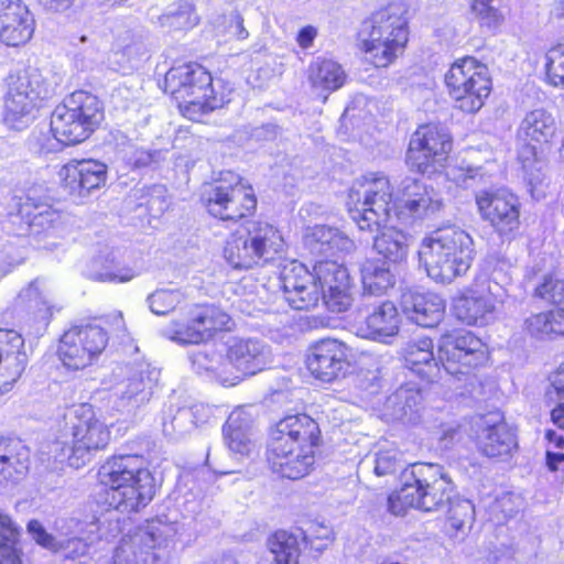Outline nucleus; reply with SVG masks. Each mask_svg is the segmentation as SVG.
Listing matches in <instances>:
<instances>
[{
	"label": "nucleus",
	"instance_id": "nucleus-1",
	"mask_svg": "<svg viewBox=\"0 0 564 564\" xmlns=\"http://www.w3.org/2000/svg\"><path fill=\"white\" fill-rule=\"evenodd\" d=\"M393 189L387 175L367 173L356 178L348 192L347 208L360 230L377 232L373 248L384 259L398 263L408 256L409 236L398 229L392 213Z\"/></svg>",
	"mask_w": 564,
	"mask_h": 564
},
{
	"label": "nucleus",
	"instance_id": "nucleus-2",
	"mask_svg": "<svg viewBox=\"0 0 564 564\" xmlns=\"http://www.w3.org/2000/svg\"><path fill=\"white\" fill-rule=\"evenodd\" d=\"M280 279L285 301L294 310L315 307L321 295L332 312H345L352 303L348 271L337 260L316 261L314 272L292 261L283 265Z\"/></svg>",
	"mask_w": 564,
	"mask_h": 564
},
{
	"label": "nucleus",
	"instance_id": "nucleus-3",
	"mask_svg": "<svg viewBox=\"0 0 564 564\" xmlns=\"http://www.w3.org/2000/svg\"><path fill=\"white\" fill-rule=\"evenodd\" d=\"M319 435L318 424L306 414L283 417L268 445L267 459L271 469L289 479L307 475L315 462Z\"/></svg>",
	"mask_w": 564,
	"mask_h": 564
},
{
	"label": "nucleus",
	"instance_id": "nucleus-4",
	"mask_svg": "<svg viewBox=\"0 0 564 564\" xmlns=\"http://www.w3.org/2000/svg\"><path fill=\"white\" fill-rule=\"evenodd\" d=\"M271 362L267 345L256 339L234 338L227 343L226 355L199 350L192 356L193 369L210 381L234 387L264 370Z\"/></svg>",
	"mask_w": 564,
	"mask_h": 564
},
{
	"label": "nucleus",
	"instance_id": "nucleus-5",
	"mask_svg": "<svg viewBox=\"0 0 564 564\" xmlns=\"http://www.w3.org/2000/svg\"><path fill=\"white\" fill-rule=\"evenodd\" d=\"M475 254L473 237L456 226H447L422 239L419 261L430 279L449 284L469 271Z\"/></svg>",
	"mask_w": 564,
	"mask_h": 564
},
{
	"label": "nucleus",
	"instance_id": "nucleus-6",
	"mask_svg": "<svg viewBox=\"0 0 564 564\" xmlns=\"http://www.w3.org/2000/svg\"><path fill=\"white\" fill-rule=\"evenodd\" d=\"M165 90L177 102L183 116L194 121L224 107L232 94L230 86L221 80L214 82L212 75L197 64L172 67L165 75Z\"/></svg>",
	"mask_w": 564,
	"mask_h": 564
},
{
	"label": "nucleus",
	"instance_id": "nucleus-7",
	"mask_svg": "<svg viewBox=\"0 0 564 564\" xmlns=\"http://www.w3.org/2000/svg\"><path fill=\"white\" fill-rule=\"evenodd\" d=\"M98 476L110 489V505L121 512L138 511L154 497V478L143 456H112L99 468Z\"/></svg>",
	"mask_w": 564,
	"mask_h": 564
},
{
	"label": "nucleus",
	"instance_id": "nucleus-8",
	"mask_svg": "<svg viewBox=\"0 0 564 564\" xmlns=\"http://www.w3.org/2000/svg\"><path fill=\"white\" fill-rule=\"evenodd\" d=\"M110 442L108 425L98 419L89 404H79L66 416V424L51 446L55 460L80 468Z\"/></svg>",
	"mask_w": 564,
	"mask_h": 564
},
{
	"label": "nucleus",
	"instance_id": "nucleus-9",
	"mask_svg": "<svg viewBox=\"0 0 564 564\" xmlns=\"http://www.w3.org/2000/svg\"><path fill=\"white\" fill-rule=\"evenodd\" d=\"M409 8L403 1L390 2L364 22L361 48L376 67H387L404 51L409 40Z\"/></svg>",
	"mask_w": 564,
	"mask_h": 564
},
{
	"label": "nucleus",
	"instance_id": "nucleus-10",
	"mask_svg": "<svg viewBox=\"0 0 564 564\" xmlns=\"http://www.w3.org/2000/svg\"><path fill=\"white\" fill-rule=\"evenodd\" d=\"M412 481L404 485L388 497V508L394 516H401L406 508H415L425 512L440 510L451 501L454 486L444 468L436 464L420 463L412 465Z\"/></svg>",
	"mask_w": 564,
	"mask_h": 564
},
{
	"label": "nucleus",
	"instance_id": "nucleus-11",
	"mask_svg": "<svg viewBox=\"0 0 564 564\" xmlns=\"http://www.w3.org/2000/svg\"><path fill=\"white\" fill-rule=\"evenodd\" d=\"M556 132L552 113L538 108L525 113L517 130L518 160L533 193L544 181L545 161L542 145Z\"/></svg>",
	"mask_w": 564,
	"mask_h": 564
},
{
	"label": "nucleus",
	"instance_id": "nucleus-12",
	"mask_svg": "<svg viewBox=\"0 0 564 564\" xmlns=\"http://www.w3.org/2000/svg\"><path fill=\"white\" fill-rule=\"evenodd\" d=\"M102 119L100 100L93 94L78 90L55 107L51 116L50 132L65 145L77 144L85 141Z\"/></svg>",
	"mask_w": 564,
	"mask_h": 564
},
{
	"label": "nucleus",
	"instance_id": "nucleus-13",
	"mask_svg": "<svg viewBox=\"0 0 564 564\" xmlns=\"http://www.w3.org/2000/svg\"><path fill=\"white\" fill-rule=\"evenodd\" d=\"M282 249L279 230L268 223L254 221L228 238L224 257L234 269H250L269 261Z\"/></svg>",
	"mask_w": 564,
	"mask_h": 564
},
{
	"label": "nucleus",
	"instance_id": "nucleus-14",
	"mask_svg": "<svg viewBox=\"0 0 564 564\" xmlns=\"http://www.w3.org/2000/svg\"><path fill=\"white\" fill-rule=\"evenodd\" d=\"M200 202L210 216L224 221H237L257 207L252 187L234 172L223 173L218 180L205 184Z\"/></svg>",
	"mask_w": 564,
	"mask_h": 564
},
{
	"label": "nucleus",
	"instance_id": "nucleus-15",
	"mask_svg": "<svg viewBox=\"0 0 564 564\" xmlns=\"http://www.w3.org/2000/svg\"><path fill=\"white\" fill-rule=\"evenodd\" d=\"M445 85L455 108L465 113L478 112L492 88L488 67L471 56L452 64L445 74Z\"/></svg>",
	"mask_w": 564,
	"mask_h": 564
},
{
	"label": "nucleus",
	"instance_id": "nucleus-16",
	"mask_svg": "<svg viewBox=\"0 0 564 564\" xmlns=\"http://www.w3.org/2000/svg\"><path fill=\"white\" fill-rule=\"evenodd\" d=\"M53 94L54 87L37 69H28L11 77L4 101V123L9 129L23 130L35 118L39 102Z\"/></svg>",
	"mask_w": 564,
	"mask_h": 564
},
{
	"label": "nucleus",
	"instance_id": "nucleus-17",
	"mask_svg": "<svg viewBox=\"0 0 564 564\" xmlns=\"http://www.w3.org/2000/svg\"><path fill=\"white\" fill-rule=\"evenodd\" d=\"M230 316L215 305H195L184 321L174 319L161 329L162 336L180 345H197L216 333L229 329Z\"/></svg>",
	"mask_w": 564,
	"mask_h": 564
},
{
	"label": "nucleus",
	"instance_id": "nucleus-18",
	"mask_svg": "<svg viewBox=\"0 0 564 564\" xmlns=\"http://www.w3.org/2000/svg\"><path fill=\"white\" fill-rule=\"evenodd\" d=\"M108 339V333L98 325L73 326L59 339L58 358L68 370H84L99 359Z\"/></svg>",
	"mask_w": 564,
	"mask_h": 564
},
{
	"label": "nucleus",
	"instance_id": "nucleus-19",
	"mask_svg": "<svg viewBox=\"0 0 564 564\" xmlns=\"http://www.w3.org/2000/svg\"><path fill=\"white\" fill-rule=\"evenodd\" d=\"M505 290L490 280L476 281L453 300V314L468 326H486L497 318Z\"/></svg>",
	"mask_w": 564,
	"mask_h": 564
},
{
	"label": "nucleus",
	"instance_id": "nucleus-20",
	"mask_svg": "<svg viewBox=\"0 0 564 564\" xmlns=\"http://www.w3.org/2000/svg\"><path fill=\"white\" fill-rule=\"evenodd\" d=\"M452 150L448 131L436 124H424L412 134L406 162L411 170L432 174L443 167Z\"/></svg>",
	"mask_w": 564,
	"mask_h": 564
},
{
	"label": "nucleus",
	"instance_id": "nucleus-21",
	"mask_svg": "<svg viewBox=\"0 0 564 564\" xmlns=\"http://www.w3.org/2000/svg\"><path fill=\"white\" fill-rule=\"evenodd\" d=\"M485 359V345L471 332L447 333L438 340V360L449 375L468 373Z\"/></svg>",
	"mask_w": 564,
	"mask_h": 564
},
{
	"label": "nucleus",
	"instance_id": "nucleus-22",
	"mask_svg": "<svg viewBox=\"0 0 564 564\" xmlns=\"http://www.w3.org/2000/svg\"><path fill=\"white\" fill-rule=\"evenodd\" d=\"M351 348L335 338H324L313 344L306 356L310 373L322 382L330 383L347 376L351 368Z\"/></svg>",
	"mask_w": 564,
	"mask_h": 564
},
{
	"label": "nucleus",
	"instance_id": "nucleus-23",
	"mask_svg": "<svg viewBox=\"0 0 564 564\" xmlns=\"http://www.w3.org/2000/svg\"><path fill=\"white\" fill-rule=\"evenodd\" d=\"M480 218L488 221L501 236H508L520 226V200L507 188L481 189L475 194Z\"/></svg>",
	"mask_w": 564,
	"mask_h": 564
},
{
	"label": "nucleus",
	"instance_id": "nucleus-24",
	"mask_svg": "<svg viewBox=\"0 0 564 564\" xmlns=\"http://www.w3.org/2000/svg\"><path fill=\"white\" fill-rule=\"evenodd\" d=\"M401 200L395 203L391 199V206L395 218L403 223L432 218L444 207L441 194L422 181L405 178L401 184Z\"/></svg>",
	"mask_w": 564,
	"mask_h": 564
},
{
	"label": "nucleus",
	"instance_id": "nucleus-25",
	"mask_svg": "<svg viewBox=\"0 0 564 564\" xmlns=\"http://www.w3.org/2000/svg\"><path fill=\"white\" fill-rule=\"evenodd\" d=\"M15 307L25 323L39 328L47 326L54 311L62 308L51 285L42 279L33 280L20 291Z\"/></svg>",
	"mask_w": 564,
	"mask_h": 564
},
{
	"label": "nucleus",
	"instance_id": "nucleus-26",
	"mask_svg": "<svg viewBox=\"0 0 564 564\" xmlns=\"http://www.w3.org/2000/svg\"><path fill=\"white\" fill-rule=\"evenodd\" d=\"M58 176L69 195L84 198L105 185L107 165L93 159L70 160L61 167Z\"/></svg>",
	"mask_w": 564,
	"mask_h": 564
},
{
	"label": "nucleus",
	"instance_id": "nucleus-27",
	"mask_svg": "<svg viewBox=\"0 0 564 564\" xmlns=\"http://www.w3.org/2000/svg\"><path fill=\"white\" fill-rule=\"evenodd\" d=\"M159 376V370L149 365L131 369L115 387L118 410L131 413L149 402Z\"/></svg>",
	"mask_w": 564,
	"mask_h": 564
},
{
	"label": "nucleus",
	"instance_id": "nucleus-28",
	"mask_svg": "<svg viewBox=\"0 0 564 564\" xmlns=\"http://www.w3.org/2000/svg\"><path fill=\"white\" fill-rule=\"evenodd\" d=\"M177 532V524L161 518L151 520L133 535L123 538L115 553V560L121 561L128 555L144 557L145 553L172 539Z\"/></svg>",
	"mask_w": 564,
	"mask_h": 564
},
{
	"label": "nucleus",
	"instance_id": "nucleus-29",
	"mask_svg": "<svg viewBox=\"0 0 564 564\" xmlns=\"http://www.w3.org/2000/svg\"><path fill=\"white\" fill-rule=\"evenodd\" d=\"M35 20L21 0H0V42L20 46L33 36Z\"/></svg>",
	"mask_w": 564,
	"mask_h": 564
},
{
	"label": "nucleus",
	"instance_id": "nucleus-30",
	"mask_svg": "<svg viewBox=\"0 0 564 564\" xmlns=\"http://www.w3.org/2000/svg\"><path fill=\"white\" fill-rule=\"evenodd\" d=\"M400 315L391 301H384L352 325L355 334L365 339L390 343L400 329Z\"/></svg>",
	"mask_w": 564,
	"mask_h": 564
},
{
	"label": "nucleus",
	"instance_id": "nucleus-31",
	"mask_svg": "<svg viewBox=\"0 0 564 564\" xmlns=\"http://www.w3.org/2000/svg\"><path fill=\"white\" fill-rule=\"evenodd\" d=\"M24 340L13 329H0V395L9 392L26 365Z\"/></svg>",
	"mask_w": 564,
	"mask_h": 564
},
{
	"label": "nucleus",
	"instance_id": "nucleus-32",
	"mask_svg": "<svg viewBox=\"0 0 564 564\" xmlns=\"http://www.w3.org/2000/svg\"><path fill=\"white\" fill-rule=\"evenodd\" d=\"M401 306L409 319L422 327L436 326L444 316L445 301L434 292L409 290L402 294Z\"/></svg>",
	"mask_w": 564,
	"mask_h": 564
},
{
	"label": "nucleus",
	"instance_id": "nucleus-33",
	"mask_svg": "<svg viewBox=\"0 0 564 564\" xmlns=\"http://www.w3.org/2000/svg\"><path fill=\"white\" fill-rule=\"evenodd\" d=\"M479 429L477 446L488 457L509 455L517 446L514 433L500 414L481 417Z\"/></svg>",
	"mask_w": 564,
	"mask_h": 564
},
{
	"label": "nucleus",
	"instance_id": "nucleus-34",
	"mask_svg": "<svg viewBox=\"0 0 564 564\" xmlns=\"http://www.w3.org/2000/svg\"><path fill=\"white\" fill-rule=\"evenodd\" d=\"M224 433L229 451L239 458L248 457L256 451L252 417L243 409H236L229 414Z\"/></svg>",
	"mask_w": 564,
	"mask_h": 564
},
{
	"label": "nucleus",
	"instance_id": "nucleus-35",
	"mask_svg": "<svg viewBox=\"0 0 564 564\" xmlns=\"http://www.w3.org/2000/svg\"><path fill=\"white\" fill-rule=\"evenodd\" d=\"M304 243L316 256L337 257L354 250V241L337 228L326 226L307 227Z\"/></svg>",
	"mask_w": 564,
	"mask_h": 564
},
{
	"label": "nucleus",
	"instance_id": "nucleus-36",
	"mask_svg": "<svg viewBox=\"0 0 564 564\" xmlns=\"http://www.w3.org/2000/svg\"><path fill=\"white\" fill-rule=\"evenodd\" d=\"M30 465V449L18 438L0 437V478L17 481Z\"/></svg>",
	"mask_w": 564,
	"mask_h": 564
},
{
	"label": "nucleus",
	"instance_id": "nucleus-37",
	"mask_svg": "<svg viewBox=\"0 0 564 564\" xmlns=\"http://www.w3.org/2000/svg\"><path fill=\"white\" fill-rule=\"evenodd\" d=\"M345 80V70L333 59L317 57L308 66V82L315 93L324 95V101L327 95L339 89Z\"/></svg>",
	"mask_w": 564,
	"mask_h": 564
},
{
	"label": "nucleus",
	"instance_id": "nucleus-38",
	"mask_svg": "<svg viewBox=\"0 0 564 564\" xmlns=\"http://www.w3.org/2000/svg\"><path fill=\"white\" fill-rule=\"evenodd\" d=\"M406 366L420 377L433 380L440 372L434 358L433 343L429 337H422L406 345L403 351Z\"/></svg>",
	"mask_w": 564,
	"mask_h": 564
},
{
	"label": "nucleus",
	"instance_id": "nucleus-39",
	"mask_svg": "<svg viewBox=\"0 0 564 564\" xmlns=\"http://www.w3.org/2000/svg\"><path fill=\"white\" fill-rule=\"evenodd\" d=\"M364 291L371 295H382L395 284V274L389 262L381 259H367L360 267Z\"/></svg>",
	"mask_w": 564,
	"mask_h": 564
},
{
	"label": "nucleus",
	"instance_id": "nucleus-40",
	"mask_svg": "<svg viewBox=\"0 0 564 564\" xmlns=\"http://www.w3.org/2000/svg\"><path fill=\"white\" fill-rule=\"evenodd\" d=\"M99 264L100 268L90 273V278L99 282L126 283L141 272L140 268L128 264L120 252H111L102 261L96 260L95 265Z\"/></svg>",
	"mask_w": 564,
	"mask_h": 564
},
{
	"label": "nucleus",
	"instance_id": "nucleus-41",
	"mask_svg": "<svg viewBox=\"0 0 564 564\" xmlns=\"http://www.w3.org/2000/svg\"><path fill=\"white\" fill-rule=\"evenodd\" d=\"M161 29L167 32L185 31L195 28L199 23V15L192 2L180 1L171 4L166 10L153 20Z\"/></svg>",
	"mask_w": 564,
	"mask_h": 564
},
{
	"label": "nucleus",
	"instance_id": "nucleus-42",
	"mask_svg": "<svg viewBox=\"0 0 564 564\" xmlns=\"http://www.w3.org/2000/svg\"><path fill=\"white\" fill-rule=\"evenodd\" d=\"M388 401L390 404L398 405L395 410L398 419L413 424L417 422L422 402V395L417 389L402 387Z\"/></svg>",
	"mask_w": 564,
	"mask_h": 564
},
{
	"label": "nucleus",
	"instance_id": "nucleus-43",
	"mask_svg": "<svg viewBox=\"0 0 564 564\" xmlns=\"http://www.w3.org/2000/svg\"><path fill=\"white\" fill-rule=\"evenodd\" d=\"M268 547L276 564H297L300 547L296 536L278 531L268 539Z\"/></svg>",
	"mask_w": 564,
	"mask_h": 564
},
{
	"label": "nucleus",
	"instance_id": "nucleus-44",
	"mask_svg": "<svg viewBox=\"0 0 564 564\" xmlns=\"http://www.w3.org/2000/svg\"><path fill=\"white\" fill-rule=\"evenodd\" d=\"M447 524L456 538L465 535L474 520V506L469 500L451 498Z\"/></svg>",
	"mask_w": 564,
	"mask_h": 564
},
{
	"label": "nucleus",
	"instance_id": "nucleus-45",
	"mask_svg": "<svg viewBox=\"0 0 564 564\" xmlns=\"http://www.w3.org/2000/svg\"><path fill=\"white\" fill-rule=\"evenodd\" d=\"M193 412L188 408L177 409L175 413L170 410L163 416L162 429L165 435H184L188 433L193 425Z\"/></svg>",
	"mask_w": 564,
	"mask_h": 564
},
{
	"label": "nucleus",
	"instance_id": "nucleus-46",
	"mask_svg": "<svg viewBox=\"0 0 564 564\" xmlns=\"http://www.w3.org/2000/svg\"><path fill=\"white\" fill-rule=\"evenodd\" d=\"M183 300V293L172 289H160L148 296L149 307L156 315L173 311Z\"/></svg>",
	"mask_w": 564,
	"mask_h": 564
},
{
	"label": "nucleus",
	"instance_id": "nucleus-47",
	"mask_svg": "<svg viewBox=\"0 0 564 564\" xmlns=\"http://www.w3.org/2000/svg\"><path fill=\"white\" fill-rule=\"evenodd\" d=\"M61 223V213L50 205L35 206L34 213L30 215V227L36 234L55 230Z\"/></svg>",
	"mask_w": 564,
	"mask_h": 564
},
{
	"label": "nucleus",
	"instance_id": "nucleus-48",
	"mask_svg": "<svg viewBox=\"0 0 564 564\" xmlns=\"http://www.w3.org/2000/svg\"><path fill=\"white\" fill-rule=\"evenodd\" d=\"M546 77L551 85L564 87V40L546 54Z\"/></svg>",
	"mask_w": 564,
	"mask_h": 564
},
{
	"label": "nucleus",
	"instance_id": "nucleus-49",
	"mask_svg": "<svg viewBox=\"0 0 564 564\" xmlns=\"http://www.w3.org/2000/svg\"><path fill=\"white\" fill-rule=\"evenodd\" d=\"M402 466V455L397 448H380L376 453L373 470L377 476L392 475Z\"/></svg>",
	"mask_w": 564,
	"mask_h": 564
},
{
	"label": "nucleus",
	"instance_id": "nucleus-50",
	"mask_svg": "<svg viewBox=\"0 0 564 564\" xmlns=\"http://www.w3.org/2000/svg\"><path fill=\"white\" fill-rule=\"evenodd\" d=\"M536 295L550 303L564 304V280L547 275L536 288Z\"/></svg>",
	"mask_w": 564,
	"mask_h": 564
},
{
	"label": "nucleus",
	"instance_id": "nucleus-51",
	"mask_svg": "<svg viewBox=\"0 0 564 564\" xmlns=\"http://www.w3.org/2000/svg\"><path fill=\"white\" fill-rule=\"evenodd\" d=\"M304 539L310 544L311 549L322 552L332 543L334 536L329 527L313 522L306 529Z\"/></svg>",
	"mask_w": 564,
	"mask_h": 564
},
{
	"label": "nucleus",
	"instance_id": "nucleus-52",
	"mask_svg": "<svg viewBox=\"0 0 564 564\" xmlns=\"http://www.w3.org/2000/svg\"><path fill=\"white\" fill-rule=\"evenodd\" d=\"M470 8L478 21L490 30L499 29L505 21L503 13L495 6L485 8L482 3H478Z\"/></svg>",
	"mask_w": 564,
	"mask_h": 564
},
{
	"label": "nucleus",
	"instance_id": "nucleus-53",
	"mask_svg": "<svg viewBox=\"0 0 564 564\" xmlns=\"http://www.w3.org/2000/svg\"><path fill=\"white\" fill-rule=\"evenodd\" d=\"M28 532L39 545L47 550L56 552L63 547V543L57 542L53 535L47 533L37 520H31L28 523Z\"/></svg>",
	"mask_w": 564,
	"mask_h": 564
},
{
	"label": "nucleus",
	"instance_id": "nucleus-54",
	"mask_svg": "<svg viewBox=\"0 0 564 564\" xmlns=\"http://www.w3.org/2000/svg\"><path fill=\"white\" fill-rule=\"evenodd\" d=\"M21 528L0 508V544L18 543Z\"/></svg>",
	"mask_w": 564,
	"mask_h": 564
},
{
	"label": "nucleus",
	"instance_id": "nucleus-55",
	"mask_svg": "<svg viewBox=\"0 0 564 564\" xmlns=\"http://www.w3.org/2000/svg\"><path fill=\"white\" fill-rule=\"evenodd\" d=\"M479 176L478 169L464 167V166H452L446 172V177L455 183L459 187H469L471 182Z\"/></svg>",
	"mask_w": 564,
	"mask_h": 564
},
{
	"label": "nucleus",
	"instance_id": "nucleus-56",
	"mask_svg": "<svg viewBox=\"0 0 564 564\" xmlns=\"http://www.w3.org/2000/svg\"><path fill=\"white\" fill-rule=\"evenodd\" d=\"M549 312L532 315L525 319L527 330L536 337H545L551 335L549 328Z\"/></svg>",
	"mask_w": 564,
	"mask_h": 564
},
{
	"label": "nucleus",
	"instance_id": "nucleus-57",
	"mask_svg": "<svg viewBox=\"0 0 564 564\" xmlns=\"http://www.w3.org/2000/svg\"><path fill=\"white\" fill-rule=\"evenodd\" d=\"M53 135L50 132H33L31 137V142L37 149L39 152L42 153H51L55 152L59 149V145L63 144L61 140H57L54 133Z\"/></svg>",
	"mask_w": 564,
	"mask_h": 564
},
{
	"label": "nucleus",
	"instance_id": "nucleus-58",
	"mask_svg": "<svg viewBox=\"0 0 564 564\" xmlns=\"http://www.w3.org/2000/svg\"><path fill=\"white\" fill-rule=\"evenodd\" d=\"M547 401L564 399V365L550 377V388L546 390Z\"/></svg>",
	"mask_w": 564,
	"mask_h": 564
},
{
	"label": "nucleus",
	"instance_id": "nucleus-59",
	"mask_svg": "<svg viewBox=\"0 0 564 564\" xmlns=\"http://www.w3.org/2000/svg\"><path fill=\"white\" fill-rule=\"evenodd\" d=\"M0 564H22L18 543L0 544Z\"/></svg>",
	"mask_w": 564,
	"mask_h": 564
},
{
	"label": "nucleus",
	"instance_id": "nucleus-60",
	"mask_svg": "<svg viewBox=\"0 0 564 564\" xmlns=\"http://www.w3.org/2000/svg\"><path fill=\"white\" fill-rule=\"evenodd\" d=\"M165 193V188L162 186H155L152 189L151 198L148 202V207L151 212L163 213L169 204L163 198Z\"/></svg>",
	"mask_w": 564,
	"mask_h": 564
},
{
	"label": "nucleus",
	"instance_id": "nucleus-61",
	"mask_svg": "<svg viewBox=\"0 0 564 564\" xmlns=\"http://www.w3.org/2000/svg\"><path fill=\"white\" fill-rule=\"evenodd\" d=\"M460 437L462 432L459 426L449 424L443 427L438 440L443 448H448L455 442L459 441Z\"/></svg>",
	"mask_w": 564,
	"mask_h": 564
},
{
	"label": "nucleus",
	"instance_id": "nucleus-62",
	"mask_svg": "<svg viewBox=\"0 0 564 564\" xmlns=\"http://www.w3.org/2000/svg\"><path fill=\"white\" fill-rule=\"evenodd\" d=\"M549 317L551 335H564V308L550 311Z\"/></svg>",
	"mask_w": 564,
	"mask_h": 564
},
{
	"label": "nucleus",
	"instance_id": "nucleus-63",
	"mask_svg": "<svg viewBox=\"0 0 564 564\" xmlns=\"http://www.w3.org/2000/svg\"><path fill=\"white\" fill-rule=\"evenodd\" d=\"M80 56L82 67L89 68L100 59V52L98 47L90 43L83 52L78 54Z\"/></svg>",
	"mask_w": 564,
	"mask_h": 564
},
{
	"label": "nucleus",
	"instance_id": "nucleus-64",
	"mask_svg": "<svg viewBox=\"0 0 564 564\" xmlns=\"http://www.w3.org/2000/svg\"><path fill=\"white\" fill-rule=\"evenodd\" d=\"M545 465L552 473L561 470V467L564 466V452L545 451Z\"/></svg>",
	"mask_w": 564,
	"mask_h": 564
}]
</instances>
